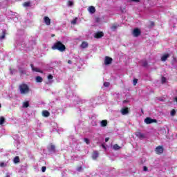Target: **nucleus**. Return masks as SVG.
<instances>
[{
    "label": "nucleus",
    "mask_w": 177,
    "mask_h": 177,
    "mask_svg": "<svg viewBox=\"0 0 177 177\" xmlns=\"http://www.w3.org/2000/svg\"><path fill=\"white\" fill-rule=\"evenodd\" d=\"M30 67L32 68V71H35V73H41V74L44 73V72L42 71H41V69L34 67L33 64H30Z\"/></svg>",
    "instance_id": "obj_8"
},
{
    "label": "nucleus",
    "mask_w": 177,
    "mask_h": 177,
    "mask_svg": "<svg viewBox=\"0 0 177 177\" xmlns=\"http://www.w3.org/2000/svg\"><path fill=\"white\" fill-rule=\"evenodd\" d=\"M104 36V33H103V32H97L95 34L94 38H97V39H99V38H102V37Z\"/></svg>",
    "instance_id": "obj_10"
},
{
    "label": "nucleus",
    "mask_w": 177,
    "mask_h": 177,
    "mask_svg": "<svg viewBox=\"0 0 177 177\" xmlns=\"http://www.w3.org/2000/svg\"><path fill=\"white\" fill-rule=\"evenodd\" d=\"M4 122H5V118L1 117L0 118V125H3Z\"/></svg>",
    "instance_id": "obj_25"
},
{
    "label": "nucleus",
    "mask_w": 177,
    "mask_h": 177,
    "mask_svg": "<svg viewBox=\"0 0 177 177\" xmlns=\"http://www.w3.org/2000/svg\"><path fill=\"white\" fill-rule=\"evenodd\" d=\"M48 80H53V75H48Z\"/></svg>",
    "instance_id": "obj_37"
},
{
    "label": "nucleus",
    "mask_w": 177,
    "mask_h": 177,
    "mask_svg": "<svg viewBox=\"0 0 177 177\" xmlns=\"http://www.w3.org/2000/svg\"><path fill=\"white\" fill-rule=\"evenodd\" d=\"M104 86H105L106 88L110 86V82H104Z\"/></svg>",
    "instance_id": "obj_31"
},
{
    "label": "nucleus",
    "mask_w": 177,
    "mask_h": 177,
    "mask_svg": "<svg viewBox=\"0 0 177 177\" xmlns=\"http://www.w3.org/2000/svg\"><path fill=\"white\" fill-rule=\"evenodd\" d=\"M120 113L122 114V115H127V114L129 113V107L122 108L120 110Z\"/></svg>",
    "instance_id": "obj_7"
},
{
    "label": "nucleus",
    "mask_w": 177,
    "mask_h": 177,
    "mask_svg": "<svg viewBox=\"0 0 177 177\" xmlns=\"http://www.w3.org/2000/svg\"><path fill=\"white\" fill-rule=\"evenodd\" d=\"M145 124H153L154 122H157V120L152 119L151 118H147L145 119Z\"/></svg>",
    "instance_id": "obj_6"
},
{
    "label": "nucleus",
    "mask_w": 177,
    "mask_h": 177,
    "mask_svg": "<svg viewBox=\"0 0 177 177\" xmlns=\"http://www.w3.org/2000/svg\"><path fill=\"white\" fill-rule=\"evenodd\" d=\"M136 136L139 139H145V138H146L145 134H143V133H140V131L136 132Z\"/></svg>",
    "instance_id": "obj_9"
},
{
    "label": "nucleus",
    "mask_w": 177,
    "mask_h": 177,
    "mask_svg": "<svg viewBox=\"0 0 177 177\" xmlns=\"http://www.w3.org/2000/svg\"><path fill=\"white\" fill-rule=\"evenodd\" d=\"M102 146L103 149H106V146H104V145H102Z\"/></svg>",
    "instance_id": "obj_45"
},
{
    "label": "nucleus",
    "mask_w": 177,
    "mask_h": 177,
    "mask_svg": "<svg viewBox=\"0 0 177 177\" xmlns=\"http://www.w3.org/2000/svg\"><path fill=\"white\" fill-rule=\"evenodd\" d=\"M111 63H113V58H111L109 56H106L105 59H104L105 66H109V65L111 64Z\"/></svg>",
    "instance_id": "obj_5"
},
{
    "label": "nucleus",
    "mask_w": 177,
    "mask_h": 177,
    "mask_svg": "<svg viewBox=\"0 0 177 177\" xmlns=\"http://www.w3.org/2000/svg\"><path fill=\"white\" fill-rule=\"evenodd\" d=\"M132 1V2H140V0H130Z\"/></svg>",
    "instance_id": "obj_42"
},
{
    "label": "nucleus",
    "mask_w": 177,
    "mask_h": 177,
    "mask_svg": "<svg viewBox=\"0 0 177 177\" xmlns=\"http://www.w3.org/2000/svg\"><path fill=\"white\" fill-rule=\"evenodd\" d=\"M174 100H175V102H177V97H176L174 98Z\"/></svg>",
    "instance_id": "obj_46"
},
{
    "label": "nucleus",
    "mask_w": 177,
    "mask_h": 177,
    "mask_svg": "<svg viewBox=\"0 0 177 177\" xmlns=\"http://www.w3.org/2000/svg\"><path fill=\"white\" fill-rule=\"evenodd\" d=\"M19 89L21 95H26V93H28L30 92V87L28 86V85L24 83L21 84L19 86Z\"/></svg>",
    "instance_id": "obj_2"
},
{
    "label": "nucleus",
    "mask_w": 177,
    "mask_h": 177,
    "mask_svg": "<svg viewBox=\"0 0 177 177\" xmlns=\"http://www.w3.org/2000/svg\"><path fill=\"white\" fill-rule=\"evenodd\" d=\"M84 142L86 145H89V143H91V142H89V139L88 138H84Z\"/></svg>",
    "instance_id": "obj_34"
},
{
    "label": "nucleus",
    "mask_w": 177,
    "mask_h": 177,
    "mask_svg": "<svg viewBox=\"0 0 177 177\" xmlns=\"http://www.w3.org/2000/svg\"><path fill=\"white\" fill-rule=\"evenodd\" d=\"M151 26H154V22H151Z\"/></svg>",
    "instance_id": "obj_47"
},
{
    "label": "nucleus",
    "mask_w": 177,
    "mask_h": 177,
    "mask_svg": "<svg viewBox=\"0 0 177 177\" xmlns=\"http://www.w3.org/2000/svg\"><path fill=\"white\" fill-rule=\"evenodd\" d=\"M35 80L36 82H42L44 81V79L41 76H37Z\"/></svg>",
    "instance_id": "obj_17"
},
{
    "label": "nucleus",
    "mask_w": 177,
    "mask_h": 177,
    "mask_svg": "<svg viewBox=\"0 0 177 177\" xmlns=\"http://www.w3.org/2000/svg\"><path fill=\"white\" fill-rule=\"evenodd\" d=\"M161 82H162V84H165V82H167V78L164 76L162 77Z\"/></svg>",
    "instance_id": "obj_28"
},
{
    "label": "nucleus",
    "mask_w": 177,
    "mask_h": 177,
    "mask_svg": "<svg viewBox=\"0 0 177 177\" xmlns=\"http://www.w3.org/2000/svg\"><path fill=\"white\" fill-rule=\"evenodd\" d=\"M2 107V105H1V104H0V109Z\"/></svg>",
    "instance_id": "obj_50"
},
{
    "label": "nucleus",
    "mask_w": 177,
    "mask_h": 177,
    "mask_svg": "<svg viewBox=\"0 0 177 177\" xmlns=\"http://www.w3.org/2000/svg\"><path fill=\"white\" fill-rule=\"evenodd\" d=\"M46 171V167L43 166V167H41V172H45Z\"/></svg>",
    "instance_id": "obj_36"
},
{
    "label": "nucleus",
    "mask_w": 177,
    "mask_h": 177,
    "mask_svg": "<svg viewBox=\"0 0 177 177\" xmlns=\"http://www.w3.org/2000/svg\"><path fill=\"white\" fill-rule=\"evenodd\" d=\"M143 171H144L145 172L149 171V169H147V167L144 166V167H143Z\"/></svg>",
    "instance_id": "obj_40"
},
{
    "label": "nucleus",
    "mask_w": 177,
    "mask_h": 177,
    "mask_svg": "<svg viewBox=\"0 0 177 177\" xmlns=\"http://www.w3.org/2000/svg\"><path fill=\"white\" fill-rule=\"evenodd\" d=\"M44 20L46 26H50V19H49L48 17H44Z\"/></svg>",
    "instance_id": "obj_11"
},
{
    "label": "nucleus",
    "mask_w": 177,
    "mask_h": 177,
    "mask_svg": "<svg viewBox=\"0 0 177 177\" xmlns=\"http://www.w3.org/2000/svg\"><path fill=\"white\" fill-rule=\"evenodd\" d=\"M71 63H73V62H71V60H68V64H71Z\"/></svg>",
    "instance_id": "obj_44"
},
{
    "label": "nucleus",
    "mask_w": 177,
    "mask_h": 177,
    "mask_svg": "<svg viewBox=\"0 0 177 177\" xmlns=\"http://www.w3.org/2000/svg\"><path fill=\"white\" fill-rule=\"evenodd\" d=\"M88 46L89 45L88 44V42H86V41H83L82 43V44L80 45V46L82 49H85L86 48H88Z\"/></svg>",
    "instance_id": "obj_14"
},
{
    "label": "nucleus",
    "mask_w": 177,
    "mask_h": 177,
    "mask_svg": "<svg viewBox=\"0 0 177 177\" xmlns=\"http://www.w3.org/2000/svg\"><path fill=\"white\" fill-rule=\"evenodd\" d=\"M77 18H75L73 21H71V24L75 25L77 24Z\"/></svg>",
    "instance_id": "obj_30"
},
{
    "label": "nucleus",
    "mask_w": 177,
    "mask_h": 177,
    "mask_svg": "<svg viewBox=\"0 0 177 177\" xmlns=\"http://www.w3.org/2000/svg\"><path fill=\"white\" fill-rule=\"evenodd\" d=\"M68 5L69 6H73V5H74V3H73V1H68Z\"/></svg>",
    "instance_id": "obj_35"
},
{
    "label": "nucleus",
    "mask_w": 177,
    "mask_h": 177,
    "mask_svg": "<svg viewBox=\"0 0 177 177\" xmlns=\"http://www.w3.org/2000/svg\"><path fill=\"white\" fill-rule=\"evenodd\" d=\"M5 177H10L8 174H7Z\"/></svg>",
    "instance_id": "obj_48"
},
{
    "label": "nucleus",
    "mask_w": 177,
    "mask_h": 177,
    "mask_svg": "<svg viewBox=\"0 0 177 177\" xmlns=\"http://www.w3.org/2000/svg\"><path fill=\"white\" fill-rule=\"evenodd\" d=\"M88 12L91 14H93L95 12H96V8H95L94 6H90L88 7Z\"/></svg>",
    "instance_id": "obj_13"
},
{
    "label": "nucleus",
    "mask_w": 177,
    "mask_h": 177,
    "mask_svg": "<svg viewBox=\"0 0 177 177\" xmlns=\"http://www.w3.org/2000/svg\"><path fill=\"white\" fill-rule=\"evenodd\" d=\"M101 127H107V120H104L101 122Z\"/></svg>",
    "instance_id": "obj_20"
},
{
    "label": "nucleus",
    "mask_w": 177,
    "mask_h": 177,
    "mask_svg": "<svg viewBox=\"0 0 177 177\" xmlns=\"http://www.w3.org/2000/svg\"><path fill=\"white\" fill-rule=\"evenodd\" d=\"M6 35V30L4 29V30L2 31V35L1 36L0 39H5Z\"/></svg>",
    "instance_id": "obj_19"
},
{
    "label": "nucleus",
    "mask_w": 177,
    "mask_h": 177,
    "mask_svg": "<svg viewBox=\"0 0 177 177\" xmlns=\"http://www.w3.org/2000/svg\"><path fill=\"white\" fill-rule=\"evenodd\" d=\"M30 5H31V3L30 1L24 3V6H25L26 8L30 6Z\"/></svg>",
    "instance_id": "obj_27"
},
{
    "label": "nucleus",
    "mask_w": 177,
    "mask_h": 177,
    "mask_svg": "<svg viewBox=\"0 0 177 177\" xmlns=\"http://www.w3.org/2000/svg\"><path fill=\"white\" fill-rule=\"evenodd\" d=\"M97 157H99V152H97V151H94L92 154L93 160H96Z\"/></svg>",
    "instance_id": "obj_12"
},
{
    "label": "nucleus",
    "mask_w": 177,
    "mask_h": 177,
    "mask_svg": "<svg viewBox=\"0 0 177 177\" xmlns=\"http://www.w3.org/2000/svg\"><path fill=\"white\" fill-rule=\"evenodd\" d=\"M42 115L43 117H49V115H50V113L46 110H44L42 111Z\"/></svg>",
    "instance_id": "obj_15"
},
{
    "label": "nucleus",
    "mask_w": 177,
    "mask_h": 177,
    "mask_svg": "<svg viewBox=\"0 0 177 177\" xmlns=\"http://www.w3.org/2000/svg\"><path fill=\"white\" fill-rule=\"evenodd\" d=\"M117 28H118V25L113 24L112 25V26L111 27V30H112V31H115V30H117Z\"/></svg>",
    "instance_id": "obj_18"
},
{
    "label": "nucleus",
    "mask_w": 177,
    "mask_h": 177,
    "mask_svg": "<svg viewBox=\"0 0 177 177\" xmlns=\"http://www.w3.org/2000/svg\"><path fill=\"white\" fill-rule=\"evenodd\" d=\"M155 152L158 155L162 154V153H164V147L161 145L156 147L155 149Z\"/></svg>",
    "instance_id": "obj_3"
},
{
    "label": "nucleus",
    "mask_w": 177,
    "mask_h": 177,
    "mask_svg": "<svg viewBox=\"0 0 177 177\" xmlns=\"http://www.w3.org/2000/svg\"><path fill=\"white\" fill-rule=\"evenodd\" d=\"M95 21H96L97 23H99V22L100 21V18H99V17L96 18V19H95Z\"/></svg>",
    "instance_id": "obj_41"
},
{
    "label": "nucleus",
    "mask_w": 177,
    "mask_h": 177,
    "mask_svg": "<svg viewBox=\"0 0 177 177\" xmlns=\"http://www.w3.org/2000/svg\"><path fill=\"white\" fill-rule=\"evenodd\" d=\"M148 64L147 61H144L142 63L143 67H147Z\"/></svg>",
    "instance_id": "obj_32"
},
{
    "label": "nucleus",
    "mask_w": 177,
    "mask_h": 177,
    "mask_svg": "<svg viewBox=\"0 0 177 177\" xmlns=\"http://www.w3.org/2000/svg\"><path fill=\"white\" fill-rule=\"evenodd\" d=\"M51 37H55V35H52Z\"/></svg>",
    "instance_id": "obj_49"
},
{
    "label": "nucleus",
    "mask_w": 177,
    "mask_h": 177,
    "mask_svg": "<svg viewBox=\"0 0 177 177\" xmlns=\"http://www.w3.org/2000/svg\"><path fill=\"white\" fill-rule=\"evenodd\" d=\"M19 73H20L21 75L26 74V71H24L23 68L19 67L18 68Z\"/></svg>",
    "instance_id": "obj_23"
},
{
    "label": "nucleus",
    "mask_w": 177,
    "mask_h": 177,
    "mask_svg": "<svg viewBox=\"0 0 177 177\" xmlns=\"http://www.w3.org/2000/svg\"><path fill=\"white\" fill-rule=\"evenodd\" d=\"M14 162H15V164H17V163L20 162V158L19 156H16L14 158Z\"/></svg>",
    "instance_id": "obj_22"
},
{
    "label": "nucleus",
    "mask_w": 177,
    "mask_h": 177,
    "mask_svg": "<svg viewBox=\"0 0 177 177\" xmlns=\"http://www.w3.org/2000/svg\"><path fill=\"white\" fill-rule=\"evenodd\" d=\"M113 149H114V150H120V149H121V147H119L118 145L115 144V145H113Z\"/></svg>",
    "instance_id": "obj_26"
},
{
    "label": "nucleus",
    "mask_w": 177,
    "mask_h": 177,
    "mask_svg": "<svg viewBox=\"0 0 177 177\" xmlns=\"http://www.w3.org/2000/svg\"><path fill=\"white\" fill-rule=\"evenodd\" d=\"M52 49L53 50H59V52H65L66 51V46L62 43L60 41H57L52 46Z\"/></svg>",
    "instance_id": "obj_1"
},
{
    "label": "nucleus",
    "mask_w": 177,
    "mask_h": 177,
    "mask_svg": "<svg viewBox=\"0 0 177 177\" xmlns=\"http://www.w3.org/2000/svg\"><path fill=\"white\" fill-rule=\"evenodd\" d=\"M49 150H50V151L55 152V151H56V147H55V145H50Z\"/></svg>",
    "instance_id": "obj_21"
},
{
    "label": "nucleus",
    "mask_w": 177,
    "mask_h": 177,
    "mask_svg": "<svg viewBox=\"0 0 177 177\" xmlns=\"http://www.w3.org/2000/svg\"><path fill=\"white\" fill-rule=\"evenodd\" d=\"M30 106V102H25L23 103V107H25L26 109H27V107H29Z\"/></svg>",
    "instance_id": "obj_24"
},
{
    "label": "nucleus",
    "mask_w": 177,
    "mask_h": 177,
    "mask_svg": "<svg viewBox=\"0 0 177 177\" xmlns=\"http://www.w3.org/2000/svg\"><path fill=\"white\" fill-rule=\"evenodd\" d=\"M108 140H110V138H105V142H107Z\"/></svg>",
    "instance_id": "obj_43"
},
{
    "label": "nucleus",
    "mask_w": 177,
    "mask_h": 177,
    "mask_svg": "<svg viewBox=\"0 0 177 177\" xmlns=\"http://www.w3.org/2000/svg\"><path fill=\"white\" fill-rule=\"evenodd\" d=\"M176 114V111L175 109L171 110V115L174 117Z\"/></svg>",
    "instance_id": "obj_29"
},
{
    "label": "nucleus",
    "mask_w": 177,
    "mask_h": 177,
    "mask_svg": "<svg viewBox=\"0 0 177 177\" xmlns=\"http://www.w3.org/2000/svg\"><path fill=\"white\" fill-rule=\"evenodd\" d=\"M168 57H169V54H165L163 56H162L161 57V60L162 62H167V59H168Z\"/></svg>",
    "instance_id": "obj_16"
},
{
    "label": "nucleus",
    "mask_w": 177,
    "mask_h": 177,
    "mask_svg": "<svg viewBox=\"0 0 177 177\" xmlns=\"http://www.w3.org/2000/svg\"><path fill=\"white\" fill-rule=\"evenodd\" d=\"M77 171H78V172H81V171H82V167L80 166L79 167H77Z\"/></svg>",
    "instance_id": "obj_39"
},
{
    "label": "nucleus",
    "mask_w": 177,
    "mask_h": 177,
    "mask_svg": "<svg viewBox=\"0 0 177 177\" xmlns=\"http://www.w3.org/2000/svg\"><path fill=\"white\" fill-rule=\"evenodd\" d=\"M140 34H142V32L140 31V29L138 28H134V30L132 32V35H133L136 37H139Z\"/></svg>",
    "instance_id": "obj_4"
},
{
    "label": "nucleus",
    "mask_w": 177,
    "mask_h": 177,
    "mask_svg": "<svg viewBox=\"0 0 177 177\" xmlns=\"http://www.w3.org/2000/svg\"><path fill=\"white\" fill-rule=\"evenodd\" d=\"M136 84H138V79H134L133 80V85H134V86L136 85Z\"/></svg>",
    "instance_id": "obj_33"
},
{
    "label": "nucleus",
    "mask_w": 177,
    "mask_h": 177,
    "mask_svg": "<svg viewBox=\"0 0 177 177\" xmlns=\"http://www.w3.org/2000/svg\"><path fill=\"white\" fill-rule=\"evenodd\" d=\"M0 167H6V164H5V162H1Z\"/></svg>",
    "instance_id": "obj_38"
}]
</instances>
